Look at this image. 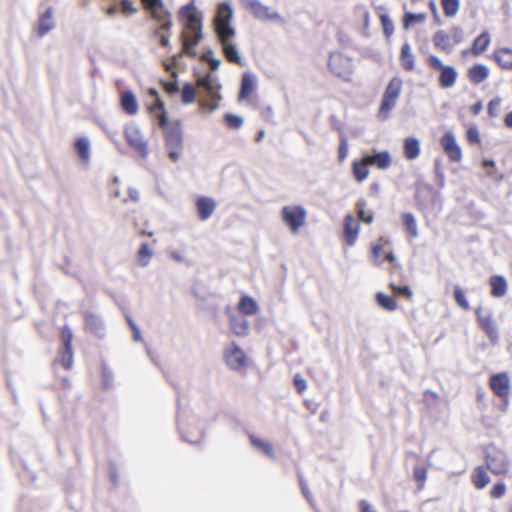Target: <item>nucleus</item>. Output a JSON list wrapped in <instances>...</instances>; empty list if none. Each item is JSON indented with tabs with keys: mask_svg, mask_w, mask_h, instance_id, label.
<instances>
[{
	"mask_svg": "<svg viewBox=\"0 0 512 512\" xmlns=\"http://www.w3.org/2000/svg\"><path fill=\"white\" fill-rule=\"evenodd\" d=\"M400 61L402 67L406 71H413L415 68V57L411 51V46L409 43H404L401 47L400 53Z\"/></svg>",
	"mask_w": 512,
	"mask_h": 512,
	"instance_id": "nucleus-27",
	"label": "nucleus"
},
{
	"mask_svg": "<svg viewBox=\"0 0 512 512\" xmlns=\"http://www.w3.org/2000/svg\"><path fill=\"white\" fill-rule=\"evenodd\" d=\"M181 99L184 104H190L195 100V88L192 84L186 83L181 90Z\"/></svg>",
	"mask_w": 512,
	"mask_h": 512,
	"instance_id": "nucleus-45",
	"label": "nucleus"
},
{
	"mask_svg": "<svg viewBox=\"0 0 512 512\" xmlns=\"http://www.w3.org/2000/svg\"><path fill=\"white\" fill-rule=\"evenodd\" d=\"M485 461L487 468L495 475L505 474L508 471V457L506 453L494 446L486 448Z\"/></svg>",
	"mask_w": 512,
	"mask_h": 512,
	"instance_id": "nucleus-6",
	"label": "nucleus"
},
{
	"mask_svg": "<svg viewBox=\"0 0 512 512\" xmlns=\"http://www.w3.org/2000/svg\"><path fill=\"white\" fill-rule=\"evenodd\" d=\"M512 54V50L502 48L494 53L495 60L503 69H512V61L504 59V55Z\"/></svg>",
	"mask_w": 512,
	"mask_h": 512,
	"instance_id": "nucleus-44",
	"label": "nucleus"
},
{
	"mask_svg": "<svg viewBox=\"0 0 512 512\" xmlns=\"http://www.w3.org/2000/svg\"><path fill=\"white\" fill-rule=\"evenodd\" d=\"M299 484H300V488H301L303 496L310 503V505H313L312 494H311L310 490L308 489L306 482L301 477L299 479Z\"/></svg>",
	"mask_w": 512,
	"mask_h": 512,
	"instance_id": "nucleus-60",
	"label": "nucleus"
},
{
	"mask_svg": "<svg viewBox=\"0 0 512 512\" xmlns=\"http://www.w3.org/2000/svg\"><path fill=\"white\" fill-rule=\"evenodd\" d=\"M347 154H348L347 139H346V137L342 136L340 138V144H339V149H338L339 160L343 161L347 157Z\"/></svg>",
	"mask_w": 512,
	"mask_h": 512,
	"instance_id": "nucleus-58",
	"label": "nucleus"
},
{
	"mask_svg": "<svg viewBox=\"0 0 512 512\" xmlns=\"http://www.w3.org/2000/svg\"><path fill=\"white\" fill-rule=\"evenodd\" d=\"M390 287L395 294L405 296L408 299H410L412 297L413 293H412L410 287H408V286H398V285L391 283Z\"/></svg>",
	"mask_w": 512,
	"mask_h": 512,
	"instance_id": "nucleus-53",
	"label": "nucleus"
},
{
	"mask_svg": "<svg viewBox=\"0 0 512 512\" xmlns=\"http://www.w3.org/2000/svg\"><path fill=\"white\" fill-rule=\"evenodd\" d=\"M477 322L481 330L485 333L486 337L492 344H496L499 341V326L494 319L493 312L491 310H483L482 307H478L475 310Z\"/></svg>",
	"mask_w": 512,
	"mask_h": 512,
	"instance_id": "nucleus-5",
	"label": "nucleus"
},
{
	"mask_svg": "<svg viewBox=\"0 0 512 512\" xmlns=\"http://www.w3.org/2000/svg\"><path fill=\"white\" fill-rule=\"evenodd\" d=\"M441 6L446 17H453L460 8L459 0H441Z\"/></svg>",
	"mask_w": 512,
	"mask_h": 512,
	"instance_id": "nucleus-41",
	"label": "nucleus"
},
{
	"mask_svg": "<svg viewBox=\"0 0 512 512\" xmlns=\"http://www.w3.org/2000/svg\"><path fill=\"white\" fill-rule=\"evenodd\" d=\"M61 364L65 369H70L73 365L72 347H63L61 351Z\"/></svg>",
	"mask_w": 512,
	"mask_h": 512,
	"instance_id": "nucleus-46",
	"label": "nucleus"
},
{
	"mask_svg": "<svg viewBox=\"0 0 512 512\" xmlns=\"http://www.w3.org/2000/svg\"><path fill=\"white\" fill-rule=\"evenodd\" d=\"M366 164L375 165L377 168L385 170L391 166V156L388 151H375L373 154L365 155Z\"/></svg>",
	"mask_w": 512,
	"mask_h": 512,
	"instance_id": "nucleus-23",
	"label": "nucleus"
},
{
	"mask_svg": "<svg viewBox=\"0 0 512 512\" xmlns=\"http://www.w3.org/2000/svg\"><path fill=\"white\" fill-rule=\"evenodd\" d=\"M490 43V35L487 32L481 33L473 42V53L478 55L484 52Z\"/></svg>",
	"mask_w": 512,
	"mask_h": 512,
	"instance_id": "nucleus-39",
	"label": "nucleus"
},
{
	"mask_svg": "<svg viewBox=\"0 0 512 512\" xmlns=\"http://www.w3.org/2000/svg\"><path fill=\"white\" fill-rule=\"evenodd\" d=\"M427 62L431 68L440 70L439 85L442 88H450L455 84L458 73L453 66L444 65L441 59L435 55H430Z\"/></svg>",
	"mask_w": 512,
	"mask_h": 512,
	"instance_id": "nucleus-7",
	"label": "nucleus"
},
{
	"mask_svg": "<svg viewBox=\"0 0 512 512\" xmlns=\"http://www.w3.org/2000/svg\"><path fill=\"white\" fill-rule=\"evenodd\" d=\"M152 255H153V252L149 248L148 243H146V242L142 243L138 250L139 264L142 267L147 266L150 262Z\"/></svg>",
	"mask_w": 512,
	"mask_h": 512,
	"instance_id": "nucleus-43",
	"label": "nucleus"
},
{
	"mask_svg": "<svg viewBox=\"0 0 512 512\" xmlns=\"http://www.w3.org/2000/svg\"><path fill=\"white\" fill-rule=\"evenodd\" d=\"M283 222L292 232H297L306 220V210L303 206H284L281 212Z\"/></svg>",
	"mask_w": 512,
	"mask_h": 512,
	"instance_id": "nucleus-8",
	"label": "nucleus"
},
{
	"mask_svg": "<svg viewBox=\"0 0 512 512\" xmlns=\"http://www.w3.org/2000/svg\"><path fill=\"white\" fill-rule=\"evenodd\" d=\"M404 156L408 160L416 159L420 154V142L415 137H407L404 140Z\"/></svg>",
	"mask_w": 512,
	"mask_h": 512,
	"instance_id": "nucleus-26",
	"label": "nucleus"
},
{
	"mask_svg": "<svg viewBox=\"0 0 512 512\" xmlns=\"http://www.w3.org/2000/svg\"><path fill=\"white\" fill-rule=\"evenodd\" d=\"M506 493V485L504 482H498L496 483L491 491H490V496L492 498H495V499H499L501 497H503Z\"/></svg>",
	"mask_w": 512,
	"mask_h": 512,
	"instance_id": "nucleus-51",
	"label": "nucleus"
},
{
	"mask_svg": "<svg viewBox=\"0 0 512 512\" xmlns=\"http://www.w3.org/2000/svg\"><path fill=\"white\" fill-rule=\"evenodd\" d=\"M227 126L231 129H239L243 125V118L241 116L227 113L224 117Z\"/></svg>",
	"mask_w": 512,
	"mask_h": 512,
	"instance_id": "nucleus-47",
	"label": "nucleus"
},
{
	"mask_svg": "<svg viewBox=\"0 0 512 512\" xmlns=\"http://www.w3.org/2000/svg\"><path fill=\"white\" fill-rule=\"evenodd\" d=\"M249 438H250L251 444L256 449L261 450L265 455H267L271 459L275 458L274 448L270 442L260 439V438L256 437L255 435H250Z\"/></svg>",
	"mask_w": 512,
	"mask_h": 512,
	"instance_id": "nucleus-31",
	"label": "nucleus"
},
{
	"mask_svg": "<svg viewBox=\"0 0 512 512\" xmlns=\"http://www.w3.org/2000/svg\"><path fill=\"white\" fill-rule=\"evenodd\" d=\"M246 8L253 16L261 21H282V17L270 7L264 5L260 0H243Z\"/></svg>",
	"mask_w": 512,
	"mask_h": 512,
	"instance_id": "nucleus-10",
	"label": "nucleus"
},
{
	"mask_svg": "<svg viewBox=\"0 0 512 512\" xmlns=\"http://www.w3.org/2000/svg\"><path fill=\"white\" fill-rule=\"evenodd\" d=\"M63 347H72L73 332L69 326H64L61 331Z\"/></svg>",
	"mask_w": 512,
	"mask_h": 512,
	"instance_id": "nucleus-52",
	"label": "nucleus"
},
{
	"mask_svg": "<svg viewBox=\"0 0 512 512\" xmlns=\"http://www.w3.org/2000/svg\"><path fill=\"white\" fill-rule=\"evenodd\" d=\"M217 37L227 61L239 66H244L245 63L239 54L237 45L233 42L235 36L222 35Z\"/></svg>",
	"mask_w": 512,
	"mask_h": 512,
	"instance_id": "nucleus-15",
	"label": "nucleus"
},
{
	"mask_svg": "<svg viewBox=\"0 0 512 512\" xmlns=\"http://www.w3.org/2000/svg\"><path fill=\"white\" fill-rule=\"evenodd\" d=\"M454 299L456 303L464 310H469L470 306L463 290L459 286L454 288Z\"/></svg>",
	"mask_w": 512,
	"mask_h": 512,
	"instance_id": "nucleus-48",
	"label": "nucleus"
},
{
	"mask_svg": "<svg viewBox=\"0 0 512 512\" xmlns=\"http://www.w3.org/2000/svg\"><path fill=\"white\" fill-rule=\"evenodd\" d=\"M238 307L239 310L245 315H253L257 312L258 309L256 301L249 296L242 297L240 299Z\"/></svg>",
	"mask_w": 512,
	"mask_h": 512,
	"instance_id": "nucleus-37",
	"label": "nucleus"
},
{
	"mask_svg": "<svg viewBox=\"0 0 512 512\" xmlns=\"http://www.w3.org/2000/svg\"><path fill=\"white\" fill-rule=\"evenodd\" d=\"M125 138L128 144L134 148L142 158H146L149 154V149L146 141H144L140 129L130 124L125 128Z\"/></svg>",
	"mask_w": 512,
	"mask_h": 512,
	"instance_id": "nucleus-12",
	"label": "nucleus"
},
{
	"mask_svg": "<svg viewBox=\"0 0 512 512\" xmlns=\"http://www.w3.org/2000/svg\"><path fill=\"white\" fill-rule=\"evenodd\" d=\"M233 18V8L227 3L223 2L219 4L217 14L214 18V27L217 36L227 35L235 36L236 31L231 25Z\"/></svg>",
	"mask_w": 512,
	"mask_h": 512,
	"instance_id": "nucleus-4",
	"label": "nucleus"
},
{
	"mask_svg": "<svg viewBox=\"0 0 512 512\" xmlns=\"http://www.w3.org/2000/svg\"><path fill=\"white\" fill-rule=\"evenodd\" d=\"M56 27L53 19V8L49 7L40 15L37 25V36L42 38Z\"/></svg>",
	"mask_w": 512,
	"mask_h": 512,
	"instance_id": "nucleus-20",
	"label": "nucleus"
},
{
	"mask_svg": "<svg viewBox=\"0 0 512 512\" xmlns=\"http://www.w3.org/2000/svg\"><path fill=\"white\" fill-rule=\"evenodd\" d=\"M75 150L81 161L88 162L90 158V142L86 137H82L76 140Z\"/></svg>",
	"mask_w": 512,
	"mask_h": 512,
	"instance_id": "nucleus-34",
	"label": "nucleus"
},
{
	"mask_svg": "<svg viewBox=\"0 0 512 512\" xmlns=\"http://www.w3.org/2000/svg\"><path fill=\"white\" fill-rule=\"evenodd\" d=\"M203 38L202 32H189L182 34V52L181 55H187L191 58L197 56V51L194 49Z\"/></svg>",
	"mask_w": 512,
	"mask_h": 512,
	"instance_id": "nucleus-19",
	"label": "nucleus"
},
{
	"mask_svg": "<svg viewBox=\"0 0 512 512\" xmlns=\"http://www.w3.org/2000/svg\"><path fill=\"white\" fill-rule=\"evenodd\" d=\"M112 381H113V373L112 371L106 366V365H102V382H103V386L105 388H108L111 386L112 384Z\"/></svg>",
	"mask_w": 512,
	"mask_h": 512,
	"instance_id": "nucleus-54",
	"label": "nucleus"
},
{
	"mask_svg": "<svg viewBox=\"0 0 512 512\" xmlns=\"http://www.w3.org/2000/svg\"><path fill=\"white\" fill-rule=\"evenodd\" d=\"M164 89L169 94H175L179 92V86L177 81L174 82H164L163 83Z\"/></svg>",
	"mask_w": 512,
	"mask_h": 512,
	"instance_id": "nucleus-63",
	"label": "nucleus"
},
{
	"mask_svg": "<svg viewBox=\"0 0 512 512\" xmlns=\"http://www.w3.org/2000/svg\"><path fill=\"white\" fill-rule=\"evenodd\" d=\"M255 89V77L250 72H245L242 75L241 87L239 91V100L246 99Z\"/></svg>",
	"mask_w": 512,
	"mask_h": 512,
	"instance_id": "nucleus-25",
	"label": "nucleus"
},
{
	"mask_svg": "<svg viewBox=\"0 0 512 512\" xmlns=\"http://www.w3.org/2000/svg\"><path fill=\"white\" fill-rule=\"evenodd\" d=\"M489 385L500 398H506L510 392V380L506 373H498L490 377Z\"/></svg>",
	"mask_w": 512,
	"mask_h": 512,
	"instance_id": "nucleus-18",
	"label": "nucleus"
},
{
	"mask_svg": "<svg viewBox=\"0 0 512 512\" xmlns=\"http://www.w3.org/2000/svg\"><path fill=\"white\" fill-rule=\"evenodd\" d=\"M366 205H367V202L364 199L358 200L356 203L357 213H358V217L363 222L370 224L373 222L374 216H373L372 212H367L365 210Z\"/></svg>",
	"mask_w": 512,
	"mask_h": 512,
	"instance_id": "nucleus-42",
	"label": "nucleus"
},
{
	"mask_svg": "<svg viewBox=\"0 0 512 512\" xmlns=\"http://www.w3.org/2000/svg\"><path fill=\"white\" fill-rule=\"evenodd\" d=\"M369 164H366L365 155L362 157L360 162H353L352 170L355 179L359 182L364 181L369 174V170L367 168Z\"/></svg>",
	"mask_w": 512,
	"mask_h": 512,
	"instance_id": "nucleus-36",
	"label": "nucleus"
},
{
	"mask_svg": "<svg viewBox=\"0 0 512 512\" xmlns=\"http://www.w3.org/2000/svg\"><path fill=\"white\" fill-rule=\"evenodd\" d=\"M449 36L452 38V40L455 44H459L463 40V31L460 27L453 26L450 30Z\"/></svg>",
	"mask_w": 512,
	"mask_h": 512,
	"instance_id": "nucleus-59",
	"label": "nucleus"
},
{
	"mask_svg": "<svg viewBox=\"0 0 512 512\" xmlns=\"http://www.w3.org/2000/svg\"><path fill=\"white\" fill-rule=\"evenodd\" d=\"M467 139L471 143L479 142L480 141V137H479L478 130L476 128H470L467 131Z\"/></svg>",
	"mask_w": 512,
	"mask_h": 512,
	"instance_id": "nucleus-64",
	"label": "nucleus"
},
{
	"mask_svg": "<svg viewBox=\"0 0 512 512\" xmlns=\"http://www.w3.org/2000/svg\"><path fill=\"white\" fill-rule=\"evenodd\" d=\"M121 9L125 14H134L137 9L134 7L133 3L129 0L121 1Z\"/></svg>",
	"mask_w": 512,
	"mask_h": 512,
	"instance_id": "nucleus-61",
	"label": "nucleus"
},
{
	"mask_svg": "<svg viewBox=\"0 0 512 512\" xmlns=\"http://www.w3.org/2000/svg\"><path fill=\"white\" fill-rule=\"evenodd\" d=\"M146 9L151 13V16L162 23L161 28L163 30H170L172 27V21L170 18V12L164 7L162 0H142Z\"/></svg>",
	"mask_w": 512,
	"mask_h": 512,
	"instance_id": "nucleus-11",
	"label": "nucleus"
},
{
	"mask_svg": "<svg viewBox=\"0 0 512 512\" xmlns=\"http://www.w3.org/2000/svg\"><path fill=\"white\" fill-rule=\"evenodd\" d=\"M491 294L494 297L501 298L507 292V281L501 275H495L490 278Z\"/></svg>",
	"mask_w": 512,
	"mask_h": 512,
	"instance_id": "nucleus-28",
	"label": "nucleus"
},
{
	"mask_svg": "<svg viewBox=\"0 0 512 512\" xmlns=\"http://www.w3.org/2000/svg\"><path fill=\"white\" fill-rule=\"evenodd\" d=\"M328 66L334 75L344 80H348L353 72L352 59L342 53H332L329 57Z\"/></svg>",
	"mask_w": 512,
	"mask_h": 512,
	"instance_id": "nucleus-9",
	"label": "nucleus"
},
{
	"mask_svg": "<svg viewBox=\"0 0 512 512\" xmlns=\"http://www.w3.org/2000/svg\"><path fill=\"white\" fill-rule=\"evenodd\" d=\"M83 316L85 331L98 338H103L106 334V324L104 319L100 315L90 311H85Z\"/></svg>",
	"mask_w": 512,
	"mask_h": 512,
	"instance_id": "nucleus-13",
	"label": "nucleus"
},
{
	"mask_svg": "<svg viewBox=\"0 0 512 512\" xmlns=\"http://www.w3.org/2000/svg\"><path fill=\"white\" fill-rule=\"evenodd\" d=\"M160 127L164 131L165 149L169 159L178 162L184 149V139L180 125H169L167 113H163L160 116Z\"/></svg>",
	"mask_w": 512,
	"mask_h": 512,
	"instance_id": "nucleus-1",
	"label": "nucleus"
},
{
	"mask_svg": "<svg viewBox=\"0 0 512 512\" xmlns=\"http://www.w3.org/2000/svg\"><path fill=\"white\" fill-rule=\"evenodd\" d=\"M425 20H426L425 13L406 12L404 14V18H403V27L405 29H408L409 27L413 26L414 24L424 23Z\"/></svg>",
	"mask_w": 512,
	"mask_h": 512,
	"instance_id": "nucleus-40",
	"label": "nucleus"
},
{
	"mask_svg": "<svg viewBox=\"0 0 512 512\" xmlns=\"http://www.w3.org/2000/svg\"><path fill=\"white\" fill-rule=\"evenodd\" d=\"M224 358L226 364L233 370H239L245 365V353L235 342H232L230 346L225 349Z\"/></svg>",
	"mask_w": 512,
	"mask_h": 512,
	"instance_id": "nucleus-17",
	"label": "nucleus"
},
{
	"mask_svg": "<svg viewBox=\"0 0 512 512\" xmlns=\"http://www.w3.org/2000/svg\"><path fill=\"white\" fill-rule=\"evenodd\" d=\"M293 382L298 393L302 394L306 390L307 382L300 374L294 376Z\"/></svg>",
	"mask_w": 512,
	"mask_h": 512,
	"instance_id": "nucleus-56",
	"label": "nucleus"
},
{
	"mask_svg": "<svg viewBox=\"0 0 512 512\" xmlns=\"http://www.w3.org/2000/svg\"><path fill=\"white\" fill-rule=\"evenodd\" d=\"M216 202L213 198L201 196L196 201V208L199 218L202 221L209 219L216 209Z\"/></svg>",
	"mask_w": 512,
	"mask_h": 512,
	"instance_id": "nucleus-21",
	"label": "nucleus"
},
{
	"mask_svg": "<svg viewBox=\"0 0 512 512\" xmlns=\"http://www.w3.org/2000/svg\"><path fill=\"white\" fill-rule=\"evenodd\" d=\"M381 24L383 27V32L385 36L389 37L392 35L394 31V24L392 20L387 15H381L380 16Z\"/></svg>",
	"mask_w": 512,
	"mask_h": 512,
	"instance_id": "nucleus-50",
	"label": "nucleus"
},
{
	"mask_svg": "<svg viewBox=\"0 0 512 512\" xmlns=\"http://www.w3.org/2000/svg\"><path fill=\"white\" fill-rule=\"evenodd\" d=\"M441 146L445 152V154L448 156V158L452 162H459L462 158V151L458 143L456 142V138L453 132L448 131L446 132L441 140H440Z\"/></svg>",
	"mask_w": 512,
	"mask_h": 512,
	"instance_id": "nucleus-16",
	"label": "nucleus"
},
{
	"mask_svg": "<svg viewBox=\"0 0 512 512\" xmlns=\"http://www.w3.org/2000/svg\"><path fill=\"white\" fill-rule=\"evenodd\" d=\"M450 36L443 30L437 31L433 36V44L436 48L451 53L452 48L449 45Z\"/></svg>",
	"mask_w": 512,
	"mask_h": 512,
	"instance_id": "nucleus-33",
	"label": "nucleus"
},
{
	"mask_svg": "<svg viewBox=\"0 0 512 512\" xmlns=\"http://www.w3.org/2000/svg\"><path fill=\"white\" fill-rule=\"evenodd\" d=\"M402 224L412 237L418 236V228L414 215L410 212L401 215Z\"/></svg>",
	"mask_w": 512,
	"mask_h": 512,
	"instance_id": "nucleus-38",
	"label": "nucleus"
},
{
	"mask_svg": "<svg viewBox=\"0 0 512 512\" xmlns=\"http://www.w3.org/2000/svg\"><path fill=\"white\" fill-rule=\"evenodd\" d=\"M198 87L201 88L206 96L212 101L211 104L204 103L203 106L207 107L210 111L218 109V102L222 99L220 94L221 84L219 79L211 73L206 74L203 77H199L197 80Z\"/></svg>",
	"mask_w": 512,
	"mask_h": 512,
	"instance_id": "nucleus-2",
	"label": "nucleus"
},
{
	"mask_svg": "<svg viewBox=\"0 0 512 512\" xmlns=\"http://www.w3.org/2000/svg\"><path fill=\"white\" fill-rule=\"evenodd\" d=\"M472 482L477 489H483L490 482V477L488 476L486 470L482 466H478L475 468L472 474Z\"/></svg>",
	"mask_w": 512,
	"mask_h": 512,
	"instance_id": "nucleus-32",
	"label": "nucleus"
},
{
	"mask_svg": "<svg viewBox=\"0 0 512 512\" xmlns=\"http://www.w3.org/2000/svg\"><path fill=\"white\" fill-rule=\"evenodd\" d=\"M489 75L488 68L483 64H476L468 71V77L474 84H480L487 79Z\"/></svg>",
	"mask_w": 512,
	"mask_h": 512,
	"instance_id": "nucleus-29",
	"label": "nucleus"
},
{
	"mask_svg": "<svg viewBox=\"0 0 512 512\" xmlns=\"http://www.w3.org/2000/svg\"><path fill=\"white\" fill-rule=\"evenodd\" d=\"M359 222L353 217V215L348 214L344 219V237L345 241L348 245H353L358 237L359 232Z\"/></svg>",
	"mask_w": 512,
	"mask_h": 512,
	"instance_id": "nucleus-22",
	"label": "nucleus"
},
{
	"mask_svg": "<svg viewBox=\"0 0 512 512\" xmlns=\"http://www.w3.org/2000/svg\"><path fill=\"white\" fill-rule=\"evenodd\" d=\"M180 17L185 21L189 32H202V21L193 3H188L180 10Z\"/></svg>",
	"mask_w": 512,
	"mask_h": 512,
	"instance_id": "nucleus-14",
	"label": "nucleus"
},
{
	"mask_svg": "<svg viewBox=\"0 0 512 512\" xmlns=\"http://www.w3.org/2000/svg\"><path fill=\"white\" fill-rule=\"evenodd\" d=\"M379 242V244H373L372 246V253L375 260H378L382 248L389 243V240L385 237H380Z\"/></svg>",
	"mask_w": 512,
	"mask_h": 512,
	"instance_id": "nucleus-55",
	"label": "nucleus"
},
{
	"mask_svg": "<svg viewBox=\"0 0 512 512\" xmlns=\"http://www.w3.org/2000/svg\"><path fill=\"white\" fill-rule=\"evenodd\" d=\"M150 110L152 112H156V111H160V114L158 116V119L160 120V116L163 114V113H167L165 111V105H164V102L160 99V98H157L155 99V103L151 106Z\"/></svg>",
	"mask_w": 512,
	"mask_h": 512,
	"instance_id": "nucleus-62",
	"label": "nucleus"
},
{
	"mask_svg": "<svg viewBox=\"0 0 512 512\" xmlns=\"http://www.w3.org/2000/svg\"><path fill=\"white\" fill-rule=\"evenodd\" d=\"M375 300L377 304L384 310L395 311L397 309V303L395 299L382 292L376 293Z\"/></svg>",
	"mask_w": 512,
	"mask_h": 512,
	"instance_id": "nucleus-35",
	"label": "nucleus"
},
{
	"mask_svg": "<svg viewBox=\"0 0 512 512\" xmlns=\"http://www.w3.org/2000/svg\"><path fill=\"white\" fill-rule=\"evenodd\" d=\"M121 107L129 115L137 114L138 103L132 91L127 90L121 94Z\"/></svg>",
	"mask_w": 512,
	"mask_h": 512,
	"instance_id": "nucleus-24",
	"label": "nucleus"
},
{
	"mask_svg": "<svg viewBox=\"0 0 512 512\" xmlns=\"http://www.w3.org/2000/svg\"><path fill=\"white\" fill-rule=\"evenodd\" d=\"M402 80L398 77H394L388 83L381 100L379 118L386 120L388 118V112L396 106L397 99L401 93Z\"/></svg>",
	"mask_w": 512,
	"mask_h": 512,
	"instance_id": "nucleus-3",
	"label": "nucleus"
},
{
	"mask_svg": "<svg viewBox=\"0 0 512 512\" xmlns=\"http://www.w3.org/2000/svg\"><path fill=\"white\" fill-rule=\"evenodd\" d=\"M414 479L418 482V488L422 489L427 480V469L425 467L414 468Z\"/></svg>",
	"mask_w": 512,
	"mask_h": 512,
	"instance_id": "nucleus-49",
	"label": "nucleus"
},
{
	"mask_svg": "<svg viewBox=\"0 0 512 512\" xmlns=\"http://www.w3.org/2000/svg\"><path fill=\"white\" fill-rule=\"evenodd\" d=\"M500 104H501V99L498 97L495 99H492L488 103V114L491 117H496L498 115V110H499Z\"/></svg>",
	"mask_w": 512,
	"mask_h": 512,
	"instance_id": "nucleus-57",
	"label": "nucleus"
},
{
	"mask_svg": "<svg viewBox=\"0 0 512 512\" xmlns=\"http://www.w3.org/2000/svg\"><path fill=\"white\" fill-rule=\"evenodd\" d=\"M230 325L233 332L238 336H246L250 331L249 321L245 318L231 317Z\"/></svg>",
	"mask_w": 512,
	"mask_h": 512,
	"instance_id": "nucleus-30",
	"label": "nucleus"
}]
</instances>
